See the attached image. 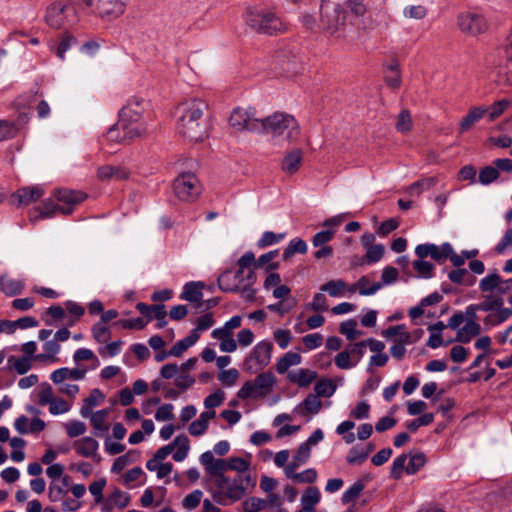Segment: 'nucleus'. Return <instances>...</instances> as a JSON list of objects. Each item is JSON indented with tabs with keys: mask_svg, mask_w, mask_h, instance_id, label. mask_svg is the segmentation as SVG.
<instances>
[{
	"mask_svg": "<svg viewBox=\"0 0 512 512\" xmlns=\"http://www.w3.org/2000/svg\"><path fill=\"white\" fill-rule=\"evenodd\" d=\"M255 254L246 251L237 261L238 270L232 273L230 270L223 272L217 279L219 289L223 292H239L242 286L254 285L256 274L253 270Z\"/></svg>",
	"mask_w": 512,
	"mask_h": 512,
	"instance_id": "nucleus-3",
	"label": "nucleus"
},
{
	"mask_svg": "<svg viewBox=\"0 0 512 512\" xmlns=\"http://www.w3.org/2000/svg\"><path fill=\"white\" fill-rule=\"evenodd\" d=\"M302 152L299 149H294L289 152L282 161V170L286 173H295L301 164Z\"/></svg>",
	"mask_w": 512,
	"mask_h": 512,
	"instance_id": "nucleus-39",
	"label": "nucleus"
},
{
	"mask_svg": "<svg viewBox=\"0 0 512 512\" xmlns=\"http://www.w3.org/2000/svg\"><path fill=\"white\" fill-rule=\"evenodd\" d=\"M369 283L370 281L368 276L360 277L356 283L349 286V294H353L358 291L361 296H371L382 288V284L375 282L372 285H369Z\"/></svg>",
	"mask_w": 512,
	"mask_h": 512,
	"instance_id": "nucleus-29",
	"label": "nucleus"
},
{
	"mask_svg": "<svg viewBox=\"0 0 512 512\" xmlns=\"http://www.w3.org/2000/svg\"><path fill=\"white\" fill-rule=\"evenodd\" d=\"M512 248V228H508L495 246L497 254H503Z\"/></svg>",
	"mask_w": 512,
	"mask_h": 512,
	"instance_id": "nucleus-64",
	"label": "nucleus"
},
{
	"mask_svg": "<svg viewBox=\"0 0 512 512\" xmlns=\"http://www.w3.org/2000/svg\"><path fill=\"white\" fill-rule=\"evenodd\" d=\"M307 250V243L303 239L296 237L289 241L287 247L283 251L282 258L284 260H288L295 253L305 254Z\"/></svg>",
	"mask_w": 512,
	"mask_h": 512,
	"instance_id": "nucleus-40",
	"label": "nucleus"
},
{
	"mask_svg": "<svg viewBox=\"0 0 512 512\" xmlns=\"http://www.w3.org/2000/svg\"><path fill=\"white\" fill-rule=\"evenodd\" d=\"M415 254L421 259L430 256L438 263H442L448 259L449 254H451V244L448 242L440 246L433 243L419 244L415 248Z\"/></svg>",
	"mask_w": 512,
	"mask_h": 512,
	"instance_id": "nucleus-15",
	"label": "nucleus"
},
{
	"mask_svg": "<svg viewBox=\"0 0 512 512\" xmlns=\"http://www.w3.org/2000/svg\"><path fill=\"white\" fill-rule=\"evenodd\" d=\"M215 417L214 411H204L200 414V416L193 421L189 427L188 431L192 436H201L203 435L209 425V421Z\"/></svg>",
	"mask_w": 512,
	"mask_h": 512,
	"instance_id": "nucleus-31",
	"label": "nucleus"
},
{
	"mask_svg": "<svg viewBox=\"0 0 512 512\" xmlns=\"http://www.w3.org/2000/svg\"><path fill=\"white\" fill-rule=\"evenodd\" d=\"M499 177L498 169L493 166H486L479 171L478 182L482 185H489Z\"/></svg>",
	"mask_w": 512,
	"mask_h": 512,
	"instance_id": "nucleus-56",
	"label": "nucleus"
},
{
	"mask_svg": "<svg viewBox=\"0 0 512 512\" xmlns=\"http://www.w3.org/2000/svg\"><path fill=\"white\" fill-rule=\"evenodd\" d=\"M321 26L332 35L341 36L346 28L347 15L339 4L332 6L323 1L321 7Z\"/></svg>",
	"mask_w": 512,
	"mask_h": 512,
	"instance_id": "nucleus-9",
	"label": "nucleus"
},
{
	"mask_svg": "<svg viewBox=\"0 0 512 512\" xmlns=\"http://www.w3.org/2000/svg\"><path fill=\"white\" fill-rule=\"evenodd\" d=\"M458 26L463 33L478 35L487 30L488 24L485 17L477 12H465L458 17Z\"/></svg>",
	"mask_w": 512,
	"mask_h": 512,
	"instance_id": "nucleus-13",
	"label": "nucleus"
},
{
	"mask_svg": "<svg viewBox=\"0 0 512 512\" xmlns=\"http://www.w3.org/2000/svg\"><path fill=\"white\" fill-rule=\"evenodd\" d=\"M349 286L342 279L330 280L320 287V291L328 293L331 297H342L349 293Z\"/></svg>",
	"mask_w": 512,
	"mask_h": 512,
	"instance_id": "nucleus-36",
	"label": "nucleus"
},
{
	"mask_svg": "<svg viewBox=\"0 0 512 512\" xmlns=\"http://www.w3.org/2000/svg\"><path fill=\"white\" fill-rule=\"evenodd\" d=\"M214 486L210 492L213 500L219 505H229L240 500L245 493L244 479L238 475L231 479L225 475H219L213 479Z\"/></svg>",
	"mask_w": 512,
	"mask_h": 512,
	"instance_id": "nucleus-5",
	"label": "nucleus"
},
{
	"mask_svg": "<svg viewBox=\"0 0 512 512\" xmlns=\"http://www.w3.org/2000/svg\"><path fill=\"white\" fill-rule=\"evenodd\" d=\"M385 81L388 86L393 89H397L401 85V75L399 71V65L397 62H392L387 66L385 72Z\"/></svg>",
	"mask_w": 512,
	"mask_h": 512,
	"instance_id": "nucleus-46",
	"label": "nucleus"
},
{
	"mask_svg": "<svg viewBox=\"0 0 512 512\" xmlns=\"http://www.w3.org/2000/svg\"><path fill=\"white\" fill-rule=\"evenodd\" d=\"M203 287L204 284L202 282H188L184 285L180 298L191 303H197V306L201 307Z\"/></svg>",
	"mask_w": 512,
	"mask_h": 512,
	"instance_id": "nucleus-23",
	"label": "nucleus"
},
{
	"mask_svg": "<svg viewBox=\"0 0 512 512\" xmlns=\"http://www.w3.org/2000/svg\"><path fill=\"white\" fill-rule=\"evenodd\" d=\"M24 282L19 279H14L8 275L0 277V290L7 296H15L22 292L24 289Z\"/></svg>",
	"mask_w": 512,
	"mask_h": 512,
	"instance_id": "nucleus-33",
	"label": "nucleus"
},
{
	"mask_svg": "<svg viewBox=\"0 0 512 512\" xmlns=\"http://www.w3.org/2000/svg\"><path fill=\"white\" fill-rule=\"evenodd\" d=\"M66 6L61 2L52 3L46 11L45 19L47 24L55 29L61 28L66 20Z\"/></svg>",
	"mask_w": 512,
	"mask_h": 512,
	"instance_id": "nucleus-19",
	"label": "nucleus"
},
{
	"mask_svg": "<svg viewBox=\"0 0 512 512\" xmlns=\"http://www.w3.org/2000/svg\"><path fill=\"white\" fill-rule=\"evenodd\" d=\"M272 349L273 344L269 340L258 342L244 360V370L251 374L263 370L271 361Z\"/></svg>",
	"mask_w": 512,
	"mask_h": 512,
	"instance_id": "nucleus-10",
	"label": "nucleus"
},
{
	"mask_svg": "<svg viewBox=\"0 0 512 512\" xmlns=\"http://www.w3.org/2000/svg\"><path fill=\"white\" fill-rule=\"evenodd\" d=\"M246 24L256 32L273 34L284 29V24L273 12L248 9L244 15Z\"/></svg>",
	"mask_w": 512,
	"mask_h": 512,
	"instance_id": "nucleus-6",
	"label": "nucleus"
},
{
	"mask_svg": "<svg viewBox=\"0 0 512 512\" xmlns=\"http://www.w3.org/2000/svg\"><path fill=\"white\" fill-rule=\"evenodd\" d=\"M302 357L299 353L289 351L285 353L276 363V370L279 374L286 373L290 367L299 365Z\"/></svg>",
	"mask_w": 512,
	"mask_h": 512,
	"instance_id": "nucleus-38",
	"label": "nucleus"
},
{
	"mask_svg": "<svg viewBox=\"0 0 512 512\" xmlns=\"http://www.w3.org/2000/svg\"><path fill=\"white\" fill-rule=\"evenodd\" d=\"M285 476L299 483L312 484L317 480L318 474L314 468H308L300 473H297L296 471H292V473L287 472L285 473Z\"/></svg>",
	"mask_w": 512,
	"mask_h": 512,
	"instance_id": "nucleus-44",
	"label": "nucleus"
},
{
	"mask_svg": "<svg viewBox=\"0 0 512 512\" xmlns=\"http://www.w3.org/2000/svg\"><path fill=\"white\" fill-rule=\"evenodd\" d=\"M487 111L488 109L485 106L471 107L459 123L460 133L469 131L475 123L486 115Z\"/></svg>",
	"mask_w": 512,
	"mask_h": 512,
	"instance_id": "nucleus-21",
	"label": "nucleus"
},
{
	"mask_svg": "<svg viewBox=\"0 0 512 512\" xmlns=\"http://www.w3.org/2000/svg\"><path fill=\"white\" fill-rule=\"evenodd\" d=\"M274 385V375L271 372H263L258 374L254 380L246 381L237 392V397L242 400L265 398L273 391Z\"/></svg>",
	"mask_w": 512,
	"mask_h": 512,
	"instance_id": "nucleus-7",
	"label": "nucleus"
},
{
	"mask_svg": "<svg viewBox=\"0 0 512 512\" xmlns=\"http://www.w3.org/2000/svg\"><path fill=\"white\" fill-rule=\"evenodd\" d=\"M73 447L78 455L92 458L97 454L99 443L94 438L86 436L76 440Z\"/></svg>",
	"mask_w": 512,
	"mask_h": 512,
	"instance_id": "nucleus-24",
	"label": "nucleus"
},
{
	"mask_svg": "<svg viewBox=\"0 0 512 512\" xmlns=\"http://www.w3.org/2000/svg\"><path fill=\"white\" fill-rule=\"evenodd\" d=\"M6 370L24 375L32 368V360L29 357L11 355L7 358Z\"/></svg>",
	"mask_w": 512,
	"mask_h": 512,
	"instance_id": "nucleus-27",
	"label": "nucleus"
},
{
	"mask_svg": "<svg viewBox=\"0 0 512 512\" xmlns=\"http://www.w3.org/2000/svg\"><path fill=\"white\" fill-rule=\"evenodd\" d=\"M43 189L40 186L22 187L12 194V201L17 206L29 205L36 202L43 196Z\"/></svg>",
	"mask_w": 512,
	"mask_h": 512,
	"instance_id": "nucleus-16",
	"label": "nucleus"
},
{
	"mask_svg": "<svg viewBox=\"0 0 512 512\" xmlns=\"http://www.w3.org/2000/svg\"><path fill=\"white\" fill-rule=\"evenodd\" d=\"M369 456V451H364V448L353 447L349 450L346 461L350 465H358L364 462Z\"/></svg>",
	"mask_w": 512,
	"mask_h": 512,
	"instance_id": "nucleus-61",
	"label": "nucleus"
},
{
	"mask_svg": "<svg viewBox=\"0 0 512 512\" xmlns=\"http://www.w3.org/2000/svg\"><path fill=\"white\" fill-rule=\"evenodd\" d=\"M335 365L342 370H349L354 368L355 361H353L351 354L345 347L344 350L340 351L334 358Z\"/></svg>",
	"mask_w": 512,
	"mask_h": 512,
	"instance_id": "nucleus-54",
	"label": "nucleus"
},
{
	"mask_svg": "<svg viewBox=\"0 0 512 512\" xmlns=\"http://www.w3.org/2000/svg\"><path fill=\"white\" fill-rule=\"evenodd\" d=\"M310 455L311 451L309 447H306V444H300L291 462L286 465L284 473L296 471L300 466L308 462Z\"/></svg>",
	"mask_w": 512,
	"mask_h": 512,
	"instance_id": "nucleus-30",
	"label": "nucleus"
},
{
	"mask_svg": "<svg viewBox=\"0 0 512 512\" xmlns=\"http://www.w3.org/2000/svg\"><path fill=\"white\" fill-rule=\"evenodd\" d=\"M67 435L70 438H76L83 435L87 428L84 422L79 420H71L64 424Z\"/></svg>",
	"mask_w": 512,
	"mask_h": 512,
	"instance_id": "nucleus-60",
	"label": "nucleus"
},
{
	"mask_svg": "<svg viewBox=\"0 0 512 512\" xmlns=\"http://www.w3.org/2000/svg\"><path fill=\"white\" fill-rule=\"evenodd\" d=\"M510 102L506 99H501L493 103L490 107H487V116L490 122L499 118L504 111L509 107Z\"/></svg>",
	"mask_w": 512,
	"mask_h": 512,
	"instance_id": "nucleus-55",
	"label": "nucleus"
},
{
	"mask_svg": "<svg viewBox=\"0 0 512 512\" xmlns=\"http://www.w3.org/2000/svg\"><path fill=\"white\" fill-rule=\"evenodd\" d=\"M502 284V277L494 270L479 281V290L482 293H491L496 290L501 295Z\"/></svg>",
	"mask_w": 512,
	"mask_h": 512,
	"instance_id": "nucleus-28",
	"label": "nucleus"
},
{
	"mask_svg": "<svg viewBox=\"0 0 512 512\" xmlns=\"http://www.w3.org/2000/svg\"><path fill=\"white\" fill-rule=\"evenodd\" d=\"M425 462L426 458L423 453L412 455L407 463L406 473L409 475L417 473L425 465Z\"/></svg>",
	"mask_w": 512,
	"mask_h": 512,
	"instance_id": "nucleus-63",
	"label": "nucleus"
},
{
	"mask_svg": "<svg viewBox=\"0 0 512 512\" xmlns=\"http://www.w3.org/2000/svg\"><path fill=\"white\" fill-rule=\"evenodd\" d=\"M384 255V246L382 244H376L366 248V255L363 263L373 264L377 263L382 259Z\"/></svg>",
	"mask_w": 512,
	"mask_h": 512,
	"instance_id": "nucleus-58",
	"label": "nucleus"
},
{
	"mask_svg": "<svg viewBox=\"0 0 512 512\" xmlns=\"http://www.w3.org/2000/svg\"><path fill=\"white\" fill-rule=\"evenodd\" d=\"M81 9L101 18H117L126 8L125 0H77Z\"/></svg>",
	"mask_w": 512,
	"mask_h": 512,
	"instance_id": "nucleus-8",
	"label": "nucleus"
},
{
	"mask_svg": "<svg viewBox=\"0 0 512 512\" xmlns=\"http://www.w3.org/2000/svg\"><path fill=\"white\" fill-rule=\"evenodd\" d=\"M105 399L104 394L98 388L91 390L88 397L83 400V405L80 409V415L83 418H88L91 414L92 408L101 404Z\"/></svg>",
	"mask_w": 512,
	"mask_h": 512,
	"instance_id": "nucleus-32",
	"label": "nucleus"
},
{
	"mask_svg": "<svg viewBox=\"0 0 512 512\" xmlns=\"http://www.w3.org/2000/svg\"><path fill=\"white\" fill-rule=\"evenodd\" d=\"M365 488V484L362 480L354 482L347 490L342 494L341 501L343 504H349L354 502L362 493Z\"/></svg>",
	"mask_w": 512,
	"mask_h": 512,
	"instance_id": "nucleus-47",
	"label": "nucleus"
},
{
	"mask_svg": "<svg viewBox=\"0 0 512 512\" xmlns=\"http://www.w3.org/2000/svg\"><path fill=\"white\" fill-rule=\"evenodd\" d=\"M407 462V456L405 454L399 455L393 460L390 475L393 479H400L403 471L406 472V464Z\"/></svg>",
	"mask_w": 512,
	"mask_h": 512,
	"instance_id": "nucleus-62",
	"label": "nucleus"
},
{
	"mask_svg": "<svg viewBox=\"0 0 512 512\" xmlns=\"http://www.w3.org/2000/svg\"><path fill=\"white\" fill-rule=\"evenodd\" d=\"M436 184L435 178H425L412 183L407 192L411 196H419L423 191L431 189Z\"/></svg>",
	"mask_w": 512,
	"mask_h": 512,
	"instance_id": "nucleus-50",
	"label": "nucleus"
},
{
	"mask_svg": "<svg viewBox=\"0 0 512 512\" xmlns=\"http://www.w3.org/2000/svg\"><path fill=\"white\" fill-rule=\"evenodd\" d=\"M481 332V326L476 321H466V323L458 329L456 341L461 343H469L472 338L478 336Z\"/></svg>",
	"mask_w": 512,
	"mask_h": 512,
	"instance_id": "nucleus-34",
	"label": "nucleus"
},
{
	"mask_svg": "<svg viewBox=\"0 0 512 512\" xmlns=\"http://www.w3.org/2000/svg\"><path fill=\"white\" fill-rule=\"evenodd\" d=\"M146 468L151 472H156L157 478L162 479L172 472L173 465L170 462L162 463L160 460L152 458L146 462Z\"/></svg>",
	"mask_w": 512,
	"mask_h": 512,
	"instance_id": "nucleus-41",
	"label": "nucleus"
},
{
	"mask_svg": "<svg viewBox=\"0 0 512 512\" xmlns=\"http://www.w3.org/2000/svg\"><path fill=\"white\" fill-rule=\"evenodd\" d=\"M171 445H173L174 451L173 459L176 462H182L185 460L190 449L188 437L185 434L178 435L171 442Z\"/></svg>",
	"mask_w": 512,
	"mask_h": 512,
	"instance_id": "nucleus-35",
	"label": "nucleus"
},
{
	"mask_svg": "<svg viewBox=\"0 0 512 512\" xmlns=\"http://www.w3.org/2000/svg\"><path fill=\"white\" fill-rule=\"evenodd\" d=\"M288 380L299 387H307L317 378V373L311 369H295L288 372Z\"/></svg>",
	"mask_w": 512,
	"mask_h": 512,
	"instance_id": "nucleus-25",
	"label": "nucleus"
},
{
	"mask_svg": "<svg viewBox=\"0 0 512 512\" xmlns=\"http://www.w3.org/2000/svg\"><path fill=\"white\" fill-rule=\"evenodd\" d=\"M60 204V213L70 214L74 208L87 198V194L80 190H71L67 188L59 189L54 194Z\"/></svg>",
	"mask_w": 512,
	"mask_h": 512,
	"instance_id": "nucleus-14",
	"label": "nucleus"
},
{
	"mask_svg": "<svg viewBox=\"0 0 512 512\" xmlns=\"http://www.w3.org/2000/svg\"><path fill=\"white\" fill-rule=\"evenodd\" d=\"M43 350V353L36 355L35 361L42 364H53L59 361L58 354L61 351V346L54 339L44 342Z\"/></svg>",
	"mask_w": 512,
	"mask_h": 512,
	"instance_id": "nucleus-20",
	"label": "nucleus"
},
{
	"mask_svg": "<svg viewBox=\"0 0 512 512\" xmlns=\"http://www.w3.org/2000/svg\"><path fill=\"white\" fill-rule=\"evenodd\" d=\"M285 233H274L273 231H265L257 241L258 248H265L267 246L275 245L285 238Z\"/></svg>",
	"mask_w": 512,
	"mask_h": 512,
	"instance_id": "nucleus-51",
	"label": "nucleus"
},
{
	"mask_svg": "<svg viewBox=\"0 0 512 512\" xmlns=\"http://www.w3.org/2000/svg\"><path fill=\"white\" fill-rule=\"evenodd\" d=\"M130 172L122 166L104 165L98 168L97 177L102 181L124 180Z\"/></svg>",
	"mask_w": 512,
	"mask_h": 512,
	"instance_id": "nucleus-22",
	"label": "nucleus"
},
{
	"mask_svg": "<svg viewBox=\"0 0 512 512\" xmlns=\"http://www.w3.org/2000/svg\"><path fill=\"white\" fill-rule=\"evenodd\" d=\"M321 409V399L317 395L311 393L308 394L301 403L295 406L294 413L305 417L307 415H316L321 411Z\"/></svg>",
	"mask_w": 512,
	"mask_h": 512,
	"instance_id": "nucleus-18",
	"label": "nucleus"
},
{
	"mask_svg": "<svg viewBox=\"0 0 512 512\" xmlns=\"http://www.w3.org/2000/svg\"><path fill=\"white\" fill-rule=\"evenodd\" d=\"M55 398L53 389L49 383H42L37 393V403L40 406L49 405Z\"/></svg>",
	"mask_w": 512,
	"mask_h": 512,
	"instance_id": "nucleus-53",
	"label": "nucleus"
},
{
	"mask_svg": "<svg viewBox=\"0 0 512 512\" xmlns=\"http://www.w3.org/2000/svg\"><path fill=\"white\" fill-rule=\"evenodd\" d=\"M149 102L140 97L130 98L119 111V127L130 137L140 138L147 133Z\"/></svg>",
	"mask_w": 512,
	"mask_h": 512,
	"instance_id": "nucleus-2",
	"label": "nucleus"
},
{
	"mask_svg": "<svg viewBox=\"0 0 512 512\" xmlns=\"http://www.w3.org/2000/svg\"><path fill=\"white\" fill-rule=\"evenodd\" d=\"M336 391V385L331 379H321L314 386V393L319 398L331 397Z\"/></svg>",
	"mask_w": 512,
	"mask_h": 512,
	"instance_id": "nucleus-48",
	"label": "nucleus"
},
{
	"mask_svg": "<svg viewBox=\"0 0 512 512\" xmlns=\"http://www.w3.org/2000/svg\"><path fill=\"white\" fill-rule=\"evenodd\" d=\"M72 405L60 397H55L49 404V413L56 416L62 415L70 411Z\"/></svg>",
	"mask_w": 512,
	"mask_h": 512,
	"instance_id": "nucleus-59",
	"label": "nucleus"
},
{
	"mask_svg": "<svg viewBox=\"0 0 512 512\" xmlns=\"http://www.w3.org/2000/svg\"><path fill=\"white\" fill-rule=\"evenodd\" d=\"M106 138L109 142L112 143H125L131 140L136 139L137 137H130L126 134L125 130H122L121 127H119V121L111 126L107 133Z\"/></svg>",
	"mask_w": 512,
	"mask_h": 512,
	"instance_id": "nucleus-42",
	"label": "nucleus"
},
{
	"mask_svg": "<svg viewBox=\"0 0 512 512\" xmlns=\"http://www.w3.org/2000/svg\"><path fill=\"white\" fill-rule=\"evenodd\" d=\"M321 500V493L316 486H309L301 497V505L315 507Z\"/></svg>",
	"mask_w": 512,
	"mask_h": 512,
	"instance_id": "nucleus-52",
	"label": "nucleus"
},
{
	"mask_svg": "<svg viewBox=\"0 0 512 512\" xmlns=\"http://www.w3.org/2000/svg\"><path fill=\"white\" fill-rule=\"evenodd\" d=\"M110 410L105 408L98 410L96 412H92L88 416L90 419L91 425L95 430L96 436H103L109 430V425L107 423V418L109 416Z\"/></svg>",
	"mask_w": 512,
	"mask_h": 512,
	"instance_id": "nucleus-26",
	"label": "nucleus"
},
{
	"mask_svg": "<svg viewBox=\"0 0 512 512\" xmlns=\"http://www.w3.org/2000/svg\"><path fill=\"white\" fill-rule=\"evenodd\" d=\"M206 109V102L198 98L184 101L177 107L179 114L177 129L186 140L198 142L206 136L207 124L204 119Z\"/></svg>",
	"mask_w": 512,
	"mask_h": 512,
	"instance_id": "nucleus-1",
	"label": "nucleus"
},
{
	"mask_svg": "<svg viewBox=\"0 0 512 512\" xmlns=\"http://www.w3.org/2000/svg\"><path fill=\"white\" fill-rule=\"evenodd\" d=\"M477 304L480 311L488 312L489 314L504 305V300L500 295L490 294L484 296L483 301Z\"/></svg>",
	"mask_w": 512,
	"mask_h": 512,
	"instance_id": "nucleus-43",
	"label": "nucleus"
},
{
	"mask_svg": "<svg viewBox=\"0 0 512 512\" xmlns=\"http://www.w3.org/2000/svg\"><path fill=\"white\" fill-rule=\"evenodd\" d=\"M174 193L181 201H193L200 194L199 181L193 173H182L173 184Z\"/></svg>",
	"mask_w": 512,
	"mask_h": 512,
	"instance_id": "nucleus-12",
	"label": "nucleus"
},
{
	"mask_svg": "<svg viewBox=\"0 0 512 512\" xmlns=\"http://www.w3.org/2000/svg\"><path fill=\"white\" fill-rule=\"evenodd\" d=\"M200 338V334L196 331H190L189 335L177 341L169 350V355L180 357L188 348L192 347Z\"/></svg>",
	"mask_w": 512,
	"mask_h": 512,
	"instance_id": "nucleus-37",
	"label": "nucleus"
},
{
	"mask_svg": "<svg viewBox=\"0 0 512 512\" xmlns=\"http://www.w3.org/2000/svg\"><path fill=\"white\" fill-rule=\"evenodd\" d=\"M339 331L348 340L352 341L363 335V331L357 329V322L354 319H349L340 324Z\"/></svg>",
	"mask_w": 512,
	"mask_h": 512,
	"instance_id": "nucleus-45",
	"label": "nucleus"
},
{
	"mask_svg": "<svg viewBox=\"0 0 512 512\" xmlns=\"http://www.w3.org/2000/svg\"><path fill=\"white\" fill-rule=\"evenodd\" d=\"M261 133L270 134L275 138H282L288 141L296 140L300 135V126L294 116L286 113L276 112L260 120Z\"/></svg>",
	"mask_w": 512,
	"mask_h": 512,
	"instance_id": "nucleus-4",
	"label": "nucleus"
},
{
	"mask_svg": "<svg viewBox=\"0 0 512 512\" xmlns=\"http://www.w3.org/2000/svg\"><path fill=\"white\" fill-rule=\"evenodd\" d=\"M413 268L418 273L419 277L429 279L433 277L435 266L432 263L419 258V260L414 261Z\"/></svg>",
	"mask_w": 512,
	"mask_h": 512,
	"instance_id": "nucleus-57",
	"label": "nucleus"
},
{
	"mask_svg": "<svg viewBox=\"0 0 512 512\" xmlns=\"http://www.w3.org/2000/svg\"><path fill=\"white\" fill-rule=\"evenodd\" d=\"M92 336L97 343H106L111 338V332L106 323L98 321L91 328Z\"/></svg>",
	"mask_w": 512,
	"mask_h": 512,
	"instance_id": "nucleus-49",
	"label": "nucleus"
},
{
	"mask_svg": "<svg viewBox=\"0 0 512 512\" xmlns=\"http://www.w3.org/2000/svg\"><path fill=\"white\" fill-rule=\"evenodd\" d=\"M86 368H68L61 367L50 374V379L54 384H62L66 380L80 381L86 376Z\"/></svg>",
	"mask_w": 512,
	"mask_h": 512,
	"instance_id": "nucleus-17",
	"label": "nucleus"
},
{
	"mask_svg": "<svg viewBox=\"0 0 512 512\" xmlns=\"http://www.w3.org/2000/svg\"><path fill=\"white\" fill-rule=\"evenodd\" d=\"M261 119L256 117L255 109H243L235 108L229 118L230 126L237 132L239 131H250L255 133H261Z\"/></svg>",
	"mask_w": 512,
	"mask_h": 512,
	"instance_id": "nucleus-11",
	"label": "nucleus"
}]
</instances>
